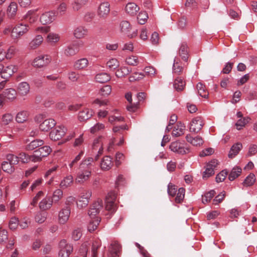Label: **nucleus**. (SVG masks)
Segmentation results:
<instances>
[{
    "label": "nucleus",
    "mask_w": 257,
    "mask_h": 257,
    "mask_svg": "<svg viewBox=\"0 0 257 257\" xmlns=\"http://www.w3.org/2000/svg\"><path fill=\"white\" fill-rule=\"evenodd\" d=\"M63 195L62 190L57 189L54 191L51 199L54 203H57L63 197Z\"/></svg>",
    "instance_id": "nucleus-47"
},
{
    "label": "nucleus",
    "mask_w": 257,
    "mask_h": 257,
    "mask_svg": "<svg viewBox=\"0 0 257 257\" xmlns=\"http://www.w3.org/2000/svg\"><path fill=\"white\" fill-rule=\"evenodd\" d=\"M131 72V70L127 67H121L117 69L115 73V75L118 78H121L128 75Z\"/></svg>",
    "instance_id": "nucleus-49"
},
{
    "label": "nucleus",
    "mask_w": 257,
    "mask_h": 257,
    "mask_svg": "<svg viewBox=\"0 0 257 257\" xmlns=\"http://www.w3.org/2000/svg\"><path fill=\"white\" fill-rule=\"evenodd\" d=\"M95 79L97 82L103 83L109 81L110 77L106 73H100L95 76Z\"/></svg>",
    "instance_id": "nucleus-43"
},
{
    "label": "nucleus",
    "mask_w": 257,
    "mask_h": 257,
    "mask_svg": "<svg viewBox=\"0 0 257 257\" xmlns=\"http://www.w3.org/2000/svg\"><path fill=\"white\" fill-rule=\"evenodd\" d=\"M29 26L27 24L22 23L17 25L13 28L12 32V37L14 38H19L26 34L29 31Z\"/></svg>",
    "instance_id": "nucleus-7"
},
{
    "label": "nucleus",
    "mask_w": 257,
    "mask_h": 257,
    "mask_svg": "<svg viewBox=\"0 0 257 257\" xmlns=\"http://www.w3.org/2000/svg\"><path fill=\"white\" fill-rule=\"evenodd\" d=\"M56 14L54 11L46 12L40 16V21L43 25H47L53 22L56 19Z\"/></svg>",
    "instance_id": "nucleus-15"
},
{
    "label": "nucleus",
    "mask_w": 257,
    "mask_h": 257,
    "mask_svg": "<svg viewBox=\"0 0 257 257\" xmlns=\"http://www.w3.org/2000/svg\"><path fill=\"white\" fill-rule=\"evenodd\" d=\"M88 60L86 58H81L77 60L74 63V67L77 69H83L87 67Z\"/></svg>",
    "instance_id": "nucleus-42"
},
{
    "label": "nucleus",
    "mask_w": 257,
    "mask_h": 257,
    "mask_svg": "<svg viewBox=\"0 0 257 257\" xmlns=\"http://www.w3.org/2000/svg\"><path fill=\"white\" fill-rule=\"evenodd\" d=\"M170 150L179 154L184 155L189 152V149L186 147L184 143L179 141H175L171 143L170 145Z\"/></svg>",
    "instance_id": "nucleus-9"
},
{
    "label": "nucleus",
    "mask_w": 257,
    "mask_h": 257,
    "mask_svg": "<svg viewBox=\"0 0 257 257\" xmlns=\"http://www.w3.org/2000/svg\"><path fill=\"white\" fill-rule=\"evenodd\" d=\"M113 166L112 158L109 156H106L103 158L100 167L102 170L107 171L111 169Z\"/></svg>",
    "instance_id": "nucleus-27"
},
{
    "label": "nucleus",
    "mask_w": 257,
    "mask_h": 257,
    "mask_svg": "<svg viewBox=\"0 0 257 257\" xmlns=\"http://www.w3.org/2000/svg\"><path fill=\"white\" fill-rule=\"evenodd\" d=\"M255 181V175L253 173H250L244 180L243 185L246 187L250 186L254 184Z\"/></svg>",
    "instance_id": "nucleus-51"
},
{
    "label": "nucleus",
    "mask_w": 257,
    "mask_h": 257,
    "mask_svg": "<svg viewBox=\"0 0 257 257\" xmlns=\"http://www.w3.org/2000/svg\"><path fill=\"white\" fill-rule=\"evenodd\" d=\"M67 10V5L64 2L61 3L57 7L56 11V16H63L64 15Z\"/></svg>",
    "instance_id": "nucleus-50"
},
{
    "label": "nucleus",
    "mask_w": 257,
    "mask_h": 257,
    "mask_svg": "<svg viewBox=\"0 0 257 257\" xmlns=\"http://www.w3.org/2000/svg\"><path fill=\"white\" fill-rule=\"evenodd\" d=\"M18 6L16 2H11L8 7L7 14L10 19H14L16 15Z\"/></svg>",
    "instance_id": "nucleus-29"
},
{
    "label": "nucleus",
    "mask_w": 257,
    "mask_h": 257,
    "mask_svg": "<svg viewBox=\"0 0 257 257\" xmlns=\"http://www.w3.org/2000/svg\"><path fill=\"white\" fill-rule=\"evenodd\" d=\"M29 113L27 111H21L18 112L16 116V120L18 123H23L28 119Z\"/></svg>",
    "instance_id": "nucleus-38"
},
{
    "label": "nucleus",
    "mask_w": 257,
    "mask_h": 257,
    "mask_svg": "<svg viewBox=\"0 0 257 257\" xmlns=\"http://www.w3.org/2000/svg\"><path fill=\"white\" fill-rule=\"evenodd\" d=\"M140 8L134 3H128L125 8L126 13L130 15H135L139 11Z\"/></svg>",
    "instance_id": "nucleus-31"
},
{
    "label": "nucleus",
    "mask_w": 257,
    "mask_h": 257,
    "mask_svg": "<svg viewBox=\"0 0 257 257\" xmlns=\"http://www.w3.org/2000/svg\"><path fill=\"white\" fill-rule=\"evenodd\" d=\"M116 198V194L111 191L108 193L105 200V209L111 212H114L116 210V205L115 203Z\"/></svg>",
    "instance_id": "nucleus-6"
},
{
    "label": "nucleus",
    "mask_w": 257,
    "mask_h": 257,
    "mask_svg": "<svg viewBox=\"0 0 257 257\" xmlns=\"http://www.w3.org/2000/svg\"><path fill=\"white\" fill-rule=\"evenodd\" d=\"M51 61V58L48 55H41L36 57L32 65L36 68H44L47 66Z\"/></svg>",
    "instance_id": "nucleus-4"
},
{
    "label": "nucleus",
    "mask_w": 257,
    "mask_h": 257,
    "mask_svg": "<svg viewBox=\"0 0 257 257\" xmlns=\"http://www.w3.org/2000/svg\"><path fill=\"white\" fill-rule=\"evenodd\" d=\"M79 51V45L73 43L68 45L64 50V54L67 56H72L76 54Z\"/></svg>",
    "instance_id": "nucleus-22"
},
{
    "label": "nucleus",
    "mask_w": 257,
    "mask_h": 257,
    "mask_svg": "<svg viewBox=\"0 0 257 257\" xmlns=\"http://www.w3.org/2000/svg\"><path fill=\"white\" fill-rule=\"evenodd\" d=\"M30 85L26 82H22L20 83L17 87L18 94L22 96H26L30 92Z\"/></svg>",
    "instance_id": "nucleus-21"
},
{
    "label": "nucleus",
    "mask_w": 257,
    "mask_h": 257,
    "mask_svg": "<svg viewBox=\"0 0 257 257\" xmlns=\"http://www.w3.org/2000/svg\"><path fill=\"white\" fill-rule=\"evenodd\" d=\"M250 120V118L248 117H243L242 118L239 119L235 123L236 128L238 130H240Z\"/></svg>",
    "instance_id": "nucleus-54"
},
{
    "label": "nucleus",
    "mask_w": 257,
    "mask_h": 257,
    "mask_svg": "<svg viewBox=\"0 0 257 257\" xmlns=\"http://www.w3.org/2000/svg\"><path fill=\"white\" fill-rule=\"evenodd\" d=\"M186 141L195 146H200L203 144V140L202 137L197 136L195 137H193L191 135L188 134L186 136Z\"/></svg>",
    "instance_id": "nucleus-23"
},
{
    "label": "nucleus",
    "mask_w": 257,
    "mask_h": 257,
    "mask_svg": "<svg viewBox=\"0 0 257 257\" xmlns=\"http://www.w3.org/2000/svg\"><path fill=\"white\" fill-rule=\"evenodd\" d=\"M188 47L187 44L185 42L182 43L179 47V54L182 59L185 61H187L188 59Z\"/></svg>",
    "instance_id": "nucleus-24"
},
{
    "label": "nucleus",
    "mask_w": 257,
    "mask_h": 257,
    "mask_svg": "<svg viewBox=\"0 0 257 257\" xmlns=\"http://www.w3.org/2000/svg\"><path fill=\"white\" fill-rule=\"evenodd\" d=\"M138 23L141 25H144L148 19V15L146 12H141L137 17Z\"/></svg>",
    "instance_id": "nucleus-58"
},
{
    "label": "nucleus",
    "mask_w": 257,
    "mask_h": 257,
    "mask_svg": "<svg viewBox=\"0 0 257 257\" xmlns=\"http://www.w3.org/2000/svg\"><path fill=\"white\" fill-rule=\"evenodd\" d=\"M215 194V191L213 190H210L208 192L205 194L204 196H202V203L203 204H206L209 202L211 200V199L214 196Z\"/></svg>",
    "instance_id": "nucleus-53"
},
{
    "label": "nucleus",
    "mask_w": 257,
    "mask_h": 257,
    "mask_svg": "<svg viewBox=\"0 0 257 257\" xmlns=\"http://www.w3.org/2000/svg\"><path fill=\"white\" fill-rule=\"evenodd\" d=\"M44 142L42 140H35L32 141L30 143L26 146V150L28 151H32L36 148L42 146Z\"/></svg>",
    "instance_id": "nucleus-41"
},
{
    "label": "nucleus",
    "mask_w": 257,
    "mask_h": 257,
    "mask_svg": "<svg viewBox=\"0 0 257 257\" xmlns=\"http://www.w3.org/2000/svg\"><path fill=\"white\" fill-rule=\"evenodd\" d=\"M106 65L109 69L114 70L119 67V63L116 59L112 58L107 62Z\"/></svg>",
    "instance_id": "nucleus-56"
},
{
    "label": "nucleus",
    "mask_w": 257,
    "mask_h": 257,
    "mask_svg": "<svg viewBox=\"0 0 257 257\" xmlns=\"http://www.w3.org/2000/svg\"><path fill=\"white\" fill-rule=\"evenodd\" d=\"M173 86L177 91H180L183 90L185 86V82L182 77H178L175 79Z\"/></svg>",
    "instance_id": "nucleus-40"
},
{
    "label": "nucleus",
    "mask_w": 257,
    "mask_h": 257,
    "mask_svg": "<svg viewBox=\"0 0 257 257\" xmlns=\"http://www.w3.org/2000/svg\"><path fill=\"white\" fill-rule=\"evenodd\" d=\"M103 207V201L101 199H98L95 201L91 206L88 214L90 218H94L96 217V215L98 214L100 211Z\"/></svg>",
    "instance_id": "nucleus-13"
},
{
    "label": "nucleus",
    "mask_w": 257,
    "mask_h": 257,
    "mask_svg": "<svg viewBox=\"0 0 257 257\" xmlns=\"http://www.w3.org/2000/svg\"><path fill=\"white\" fill-rule=\"evenodd\" d=\"M53 201L49 196H46L39 203V207L41 209L46 210L50 209L53 204Z\"/></svg>",
    "instance_id": "nucleus-28"
},
{
    "label": "nucleus",
    "mask_w": 257,
    "mask_h": 257,
    "mask_svg": "<svg viewBox=\"0 0 257 257\" xmlns=\"http://www.w3.org/2000/svg\"><path fill=\"white\" fill-rule=\"evenodd\" d=\"M89 0H74L71 4V8L73 11L77 12L86 6Z\"/></svg>",
    "instance_id": "nucleus-30"
},
{
    "label": "nucleus",
    "mask_w": 257,
    "mask_h": 257,
    "mask_svg": "<svg viewBox=\"0 0 257 257\" xmlns=\"http://www.w3.org/2000/svg\"><path fill=\"white\" fill-rule=\"evenodd\" d=\"M185 193V190L184 188H180L178 190L177 196L175 198V202L180 203L183 201Z\"/></svg>",
    "instance_id": "nucleus-57"
},
{
    "label": "nucleus",
    "mask_w": 257,
    "mask_h": 257,
    "mask_svg": "<svg viewBox=\"0 0 257 257\" xmlns=\"http://www.w3.org/2000/svg\"><path fill=\"white\" fill-rule=\"evenodd\" d=\"M241 169L238 167H234L231 171L228 176V179L230 181H233L237 178L241 173Z\"/></svg>",
    "instance_id": "nucleus-44"
},
{
    "label": "nucleus",
    "mask_w": 257,
    "mask_h": 257,
    "mask_svg": "<svg viewBox=\"0 0 257 257\" xmlns=\"http://www.w3.org/2000/svg\"><path fill=\"white\" fill-rule=\"evenodd\" d=\"M196 89L198 94L204 98H207L208 96V92L205 85L201 82H199L196 85Z\"/></svg>",
    "instance_id": "nucleus-37"
},
{
    "label": "nucleus",
    "mask_w": 257,
    "mask_h": 257,
    "mask_svg": "<svg viewBox=\"0 0 257 257\" xmlns=\"http://www.w3.org/2000/svg\"><path fill=\"white\" fill-rule=\"evenodd\" d=\"M73 182V178L72 175H69L65 177L60 184L61 188L66 189L71 186Z\"/></svg>",
    "instance_id": "nucleus-39"
},
{
    "label": "nucleus",
    "mask_w": 257,
    "mask_h": 257,
    "mask_svg": "<svg viewBox=\"0 0 257 257\" xmlns=\"http://www.w3.org/2000/svg\"><path fill=\"white\" fill-rule=\"evenodd\" d=\"M203 125L204 122L202 118L200 116L196 117L193 118L190 122V132L197 134L202 129Z\"/></svg>",
    "instance_id": "nucleus-11"
},
{
    "label": "nucleus",
    "mask_w": 257,
    "mask_h": 257,
    "mask_svg": "<svg viewBox=\"0 0 257 257\" xmlns=\"http://www.w3.org/2000/svg\"><path fill=\"white\" fill-rule=\"evenodd\" d=\"M59 34L54 33H49L46 38V41L51 45H54L60 40Z\"/></svg>",
    "instance_id": "nucleus-36"
},
{
    "label": "nucleus",
    "mask_w": 257,
    "mask_h": 257,
    "mask_svg": "<svg viewBox=\"0 0 257 257\" xmlns=\"http://www.w3.org/2000/svg\"><path fill=\"white\" fill-rule=\"evenodd\" d=\"M125 62L128 65L136 66L139 63V60L137 56H131L126 58Z\"/></svg>",
    "instance_id": "nucleus-63"
},
{
    "label": "nucleus",
    "mask_w": 257,
    "mask_h": 257,
    "mask_svg": "<svg viewBox=\"0 0 257 257\" xmlns=\"http://www.w3.org/2000/svg\"><path fill=\"white\" fill-rule=\"evenodd\" d=\"M38 11V9H36L28 11L24 16L23 19L30 24H34L37 21L38 18V15L37 14Z\"/></svg>",
    "instance_id": "nucleus-18"
},
{
    "label": "nucleus",
    "mask_w": 257,
    "mask_h": 257,
    "mask_svg": "<svg viewBox=\"0 0 257 257\" xmlns=\"http://www.w3.org/2000/svg\"><path fill=\"white\" fill-rule=\"evenodd\" d=\"M111 92V87L110 85H105L100 90L99 93L102 96H108Z\"/></svg>",
    "instance_id": "nucleus-64"
},
{
    "label": "nucleus",
    "mask_w": 257,
    "mask_h": 257,
    "mask_svg": "<svg viewBox=\"0 0 257 257\" xmlns=\"http://www.w3.org/2000/svg\"><path fill=\"white\" fill-rule=\"evenodd\" d=\"M92 158H88L83 160L78 168L76 181L78 183H83L88 181L91 176L92 170Z\"/></svg>",
    "instance_id": "nucleus-1"
},
{
    "label": "nucleus",
    "mask_w": 257,
    "mask_h": 257,
    "mask_svg": "<svg viewBox=\"0 0 257 257\" xmlns=\"http://www.w3.org/2000/svg\"><path fill=\"white\" fill-rule=\"evenodd\" d=\"M1 168L4 171L9 174H12L15 171L14 167L7 161L2 163Z\"/></svg>",
    "instance_id": "nucleus-46"
},
{
    "label": "nucleus",
    "mask_w": 257,
    "mask_h": 257,
    "mask_svg": "<svg viewBox=\"0 0 257 257\" xmlns=\"http://www.w3.org/2000/svg\"><path fill=\"white\" fill-rule=\"evenodd\" d=\"M91 195L92 193L90 190H85L82 192L76 202L77 207L80 209L85 208L89 203Z\"/></svg>",
    "instance_id": "nucleus-8"
},
{
    "label": "nucleus",
    "mask_w": 257,
    "mask_h": 257,
    "mask_svg": "<svg viewBox=\"0 0 257 257\" xmlns=\"http://www.w3.org/2000/svg\"><path fill=\"white\" fill-rule=\"evenodd\" d=\"M101 242L99 239L94 240L92 243L91 252L92 257L97 256V249L101 246Z\"/></svg>",
    "instance_id": "nucleus-45"
},
{
    "label": "nucleus",
    "mask_w": 257,
    "mask_h": 257,
    "mask_svg": "<svg viewBox=\"0 0 257 257\" xmlns=\"http://www.w3.org/2000/svg\"><path fill=\"white\" fill-rule=\"evenodd\" d=\"M19 160L23 163H28L30 161L32 162V155L29 156L25 153H20L19 154Z\"/></svg>",
    "instance_id": "nucleus-55"
},
{
    "label": "nucleus",
    "mask_w": 257,
    "mask_h": 257,
    "mask_svg": "<svg viewBox=\"0 0 257 257\" xmlns=\"http://www.w3.org/2000/svg\"><path fill=\"white\" fill-rule=\"evenodd\" d=\"M120 31L124 34H128L131 29V26L130 23L126 21H122L119 25Z\"/></svg>",
    "instance_id": "nucleus-48"
},
{
    "label": "nucleus",
    "mask_w": 257,
    "mask_h": 257,
    "mask_svg": "<svg viewBox=\"0 0 257 257\" xmlns=\"http://www.w3.org/2000/svg\"><path fill=\"white\" fill-rule=\"evenodd\" d=\"M2 94L6 99H8L10 101H13L15 99L17 95V91L13 88L6 89Z\"/></svg>",
    "instance_id": "nucleus-26"
},
{
    "label": "nucleus",
    "mask_w": 257,
    "mask_h": 257,
    "mask_svg": "<svg viewBox=\"0 0 257 257\" xmlns=\"http://www.w3.org/2000/svg\"><path fill=\"white\" fill-rule=\"evenodd\" d=\"M242 148V145L240 143H237L233 145L229 152L228 155V157L231 159L233 158L238 154Z\"/></svg>",
    "instance_id": "nucleus-34"
},
{
    "label": "nucleus",
    "mask_w": 257,
    "mask_h": 257,
    "mask_svg": "<svg viewBox=\"0 0 257 257\" xmlns=\"http://www.w3.org/2000/svg\"><path fill=\"white\" fill-rule=\"evenodd\" d=\"M2 78L6 79L10 77L18 70L16 66L12 64L6 66H2Z\"/></svg>",
    "instance_id": "nucleus-17"
},
{
    "label": "nucleus",
    "mask_w": 257,
    "mask_h": 257,
    "mask_svg": "<svg viewBox=\"0 0 257 257\" xmlns=\"http://www.w3.org/2000/svg\"><path fill=\"white\" fill-rule=\"evenodd\" d=\"M43 40L41 35H37L29 43V46L31 49H36L42 44Z\"/></svg>",
    "instance_id": "nucleus-25"
},
{
    "label": "nucleus",
    "mask_w": 257,
    "mask_h": 257,
    "mask_svg": "<svg viewBox=\"0 0 257 257\" xmlns=\"http://www.w3.org/2000/svg\"><path fill=\"white\" fill-rule=\"evenodd\" d=\"M145 75L143 73L134 72L129 77V80L131 82L137 81L143 79Z\"/></svg>",
    "instance_id": "nucleus-62"
},
{
    "label": "nucleus",
    "mask_w": 257,
    "mask_h": 257,
    "mask_svg": "<svg viewBox=\"0 0 257 257\" xmlns=\"http://www.w3.org/2000/svg\"><path fill=\"white\" fill-rule=\"evenodd\" d=\"M100 220L101 219L99 217L91 218V220L89 221L87 226L88 230L89 232L94 231L97 228Z\"/></svg>",
    "instance_id": "nucleus-35"
},
{
    "label": "nucleus",
    "mask_w": 257,
    "mask_h": 257,
    "mask_svg": "<svg viewBox=\"0 0 257 257\" xmlns=\"http://www.w3.org/2000/svg\"><path fill=\"white\" fill-rule=\"evenodd\" d=\"M13 120V116L11 113H6L3 115L2 117V123L3 125H6L11 123Z\"/></svg>",
    "instance_id": "nucleus-61"
},
{
    "label": "nucleus",
    "mask_w": 257,
    "mask_h": 257,
    "mask_svg": "<svg viewBox=\"0 0 257 257\" xmlns=\"http://www.w3.org/2000/svg\"><path fill=\"white\" fill-rule=\"evenodd\" d=\"M93 111L88 108L80 111L78 113V119L80 121H84L90 118L93 115Z\"/></svg>",
    "instance_id": "nucleus-33"
},
{
    "label": "nucleus",
    "mask_w": 257,
    "mask_h": 257,
    "mask_svg": "<svg viewBox=\"0 0 257 257\" xmlns=\"http://www.w3.org/2000/svg\"><path fill=\"white\" fill-rule=\"evenodd\" d=\"M218 165V161L216 160H212L209 162L206 166L205 170L203 174V178L207 179L215 173L214 169Z\"/></svg>",
    "instance_id": "nucleus-12"
},
{
    "label": "nucleus",
    "mask_w": 257,
    "mask_h": 257,
    "mask_svg": "<svg viewBox=\"0 0 257 257\" xmlns=\"http://www.w3.org/2000/svg\"><path fill=\"white\" fill-rule=\"evenodd\" d=\"M83 152L81 151L78 155H77L75 158L71 161V162L69 164L68 166L70 168L71 170L72 171L74 168H75L76 165H77L78 162L81 160L82 157L83 155Z\"/></svg>",
    "instance_id": "nucleus-52"
},
{
    "label": "nucleus",
    "mask_w": 257,
    "mask_h": 257,
    "mask_svg": "<svg viewBox=\"0 0 257 257\" xmlns=\"http://www.w3.org/2000/svg\"><path fill=\"white\" fill-rule=\"evenodd\" d=\"M47 218V213L44 212H39L35 217V221L39 223H43Z\"/></svg>",
    "instance_id": "nucleus-60"
},
{
    "label": "nucleus",
    "mask_w": 257,
    "mask_h": 257,
    "mask_svg": "<svg viewBox=\"0 0 257 257\" xmlns=\"http://www.w3.org/2000/svg\"><path fill=\"white\" fill-rule=\"evenodd\" d=\"M110 11L109 3L103 2L100 4L98 8L97 15L100 18L105 19L108 16Z\"/></svg>",
    "instance_id": "nucleus-14"
},
{
    "label": "nucleus",
    "mask_w": 257,
    "mask_h": 257,
    "mask_svg": "<svg viewBox=\"0 0 257 257\" xmlns=\"http://www.w3.org/2000/svg\"><path fill=\"white\" fill-rule=\"evenodd\" d=\"M59 246V257H69L73 249V246L68 243L65 239H62L60 241Z\"/></svg>",
    "instance_id": "nucleus-5"
},
{
    "label": "nucleus",
    "mask_w": 257,
    "mask_h": 257,
    "mask_svg": "<svg viewBox=\"0 0 257 257\" xmlns=\"http://www.w3.org/2000/svg\"><path fill=\"white\" fill-rule=\"evenodd\" d=\"M6 159L7 161L13 166L18 164L19 162V157L12 154H8Z\"/></svg>",
    "instance_id": "nucleus-59"
},
{
    "label": "nucleus",
    "mask_w": 257,
    "mask_h": 257,
    "mask_svg": "<svg viewBox=\"0 0 257 257\" xmlns=\"http://www.w3.org/2000/svg\"><path fill=\"white\" fill-rule=\"evenodd\" d=\"M88 33V29L84 26H79L75 28L73 31L74 37L80 39L85 37Z\"/></svg>",
    "instance_id": "nucleus-19"
},
{
    "label": "nucleus",
    "mask_w": 257,
    "mask_h": 257,
    "mask_svg": "<svg viewBox=\"0 0 257 257\" xmlns=\"http://www.w3.org/2000/svg\"><path fill=\"white\" fill-rule=\"evenodd\" d=\"M120 249L121 246L117 242H113L109 248L107 257H118Z\"/></svg>",
    "instance_id": "nucleus-20"
},
{
    "label": "nucleus",
    "mask_w": 257,
    "mask_h": 257,
    "mask_svg": "<svg viewBox=\"0 0 257 257\" xmlns=\"http://www.w3.org/2000/svg\"><path fill=\"white\" fill-rule=\"evenodd\" d=\"M185 126L181 122H179L174 128L172 135L173 137H179L184 134Z\"/></svg>",
    "instance_id": "nucleus-32"
},
{
    "label": "nucleus",
    "mask_w": 257,
    "mask_h": 257,
    "mask_svg": "<svg viewBox=\"0 0 257 257\" xmlns=\"http://www.w3.org/2000/svg\"><path fill=\"white\" fill-rule=\"evenodd\" d=\"M51 152L50 147L45 146L35 151L32 155V162H40L43 158L48 156Z\"/></svg>",
    "instance_id": "nucleus-3"
},
{
    "label": "nucleus",
    "mask_w": 257,
    "mask_h": 257,
    "mask_svg": "<svg viewBox=\"0 0 257 257\" xmlns=\"http://www.w3.org/2000/svg\"><path fill=\"white\" fill-rule=\"evenodd\" d=\"M46 116L44 114H39L35 117V120L40 123L39 128L41 131L48 132L54 127L56 124V121L53 118H46Z\"/></svg>",
    "instance_id": "nucleus-2"
},
{
    "label": "nucleus",
    "mask_w": 257,
    "mask_h": 257,
    "mask_svg": "<svg viewBox=\"0 0 257 257\" xmlns=\"http://www.w3.org/2000/svg\"><path fill=\"white\" fill-rule=\"evenodd\" d=\"M70 214V208L66 206L62 208L59 212L58 220L60 224H64L68 220Z\"/></svg>",
    "instance_id": "nucleus-16"
},
{
    "label": "nucleus",
    "mask_w": 257,
    "mask_h": 257,
    "mask_svg": "<svg viewBox=\"0 0 257 257\" xmlns=\"http://www.w3.org/2000/svg\"><path fill=\"white\" fill-rule=\"evenodd\" d=\"M67 128L63 126H57L50 133V138L53 141H58L65 135Z\"/></svg>",
    "instance_id": "nucleus-10"
}]
</instances>
